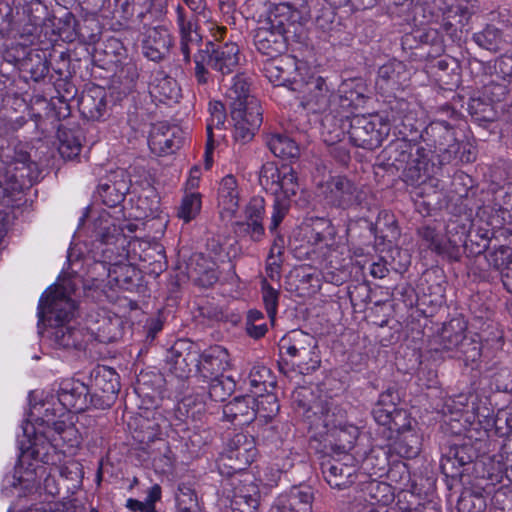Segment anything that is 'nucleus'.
Instances as JSON below:
<instances>
[{
    "mask_svg": "<svg viewBox=\"0 0 512 512\" xmlns=\"http://www.w3.org/2000/svg\"><path fill=\"white\" fill-rule=\"evenodd\" d=\"M282 174V166L279 168L273 162H266L262 165L259 173V183L266 190L274 195L279 194V181Z\"/></svg>",
    "mask_w": 512,
    "mask_h": 512,
    "instance_id": "052dcab7",
    "label": "nucleus"
},
{
    "mask_svg": "<svg viewBox=\"0 0 512 512\" xmlns=\"http://www.w3.org/2000/svg\"><path fill=\"white\" fill-rule=\"evenodd\" d=\"M399 400L400 397L397 391L393 388H388L386 391L381 393L378 401L372 409V416L376 423L378 421L387 420L388 415L398 410L399 408L396 406Z\"/></svg>",
    "mask_w": 512,
    "mask_h": 512,
    "instance_id": "5fc2aeb1",
    "label": "nucleus"
},
{
    "mask_svg": "<svg viewBox=\"0 0 512 512\" xmlns=\"http://www.w3.org/2000/svg\"><path fill=\"white\" fill-rule=\"evenodd\" d=\"M81 131L79 129L67 128L59 125L57 129L58 151L65 160L76 158L82 149Z\"/></svg>",
    "mask_w": 512,
    "mask_h": 512,
    "instance_id": "ea45409f",
    "label": "nucleus"
},
{
    "mask_svg": "<svg viewBox=\"0 0 512 512\" xmlns=\"http://www.w3.org/2000/svg\"><path fill=\"white\" fill-rule=\"evenodd\" d=\"M442 12L441 27L453 42L461 41L463 33L468 31V25L474 9L468 3H455L447 5L445 0H434Z\"/></svg>",
    "mask_w": 512,
    "mask_h": 512,
    "instance_id": "2eb2a0df",
    "label": "nucleus"
},
{
    "mask_svg": "<svg viewBox=\"0 0 512 512\" xmlns=\"http://www.w3.org/2000/svg\"><path fill=\"white\" fill-rule=\"evenodd\" d=\"M208 394L215 402L225 401L235 390V381L228 376H219L210 379Z\"/></svg>",
    "mask_w": 512,
    "mask_h": 512,
    "instance_id": "680f3d73",
    "label": "nucleus"
},
{
    "mask_svg": "<svg viewBox=\"0 0 512 512\" xmlns=\"http://www.w3.org/2000/svg\"><path fill=\"white\" fill-rule=\"evenodd\" d=\"M293 93L300 106L310 113H326L337 98L327 79L316 74L304 75L300 82H295Z\"/></svg>",
    "mask_w": 512,
    "mask_h": 512,
    "instance_id": "6e6552de",
    "label": "nucleus"
},
{
    "mask_svg": "<svg viewBox=\"0 0 512 512\" xmlns=\"http://www.w3.org/2000/svg\"><path fill=\"white\" fill-rule=\"evenodd\" d=\"M385 121L398 129L399 137L411 142H421V133L424 129L417 119L416 113L409 109V103L403 99L394 101Z\"/></svg>",
    "mask_w": 512,
    "mask_h": 512,
    "instance_id": "f3484780",
    "label": "nucleus"
},
{
    "mask_svg": "<svg viewBox=\"0 0 512 512\" xmlns=\"http://www.w3.org/2000/svg\"><path fill=\"white\" fill-rule=\"evenodd\" d=\"M267 145L270 151L280 158H297L299 155V147L294 140L286 135H272Z\"/></svg>",
    "mask_w": 512,
    "mask_h": 512,
    "instance_id": "4d7b16f0",
    "label": "nucleus"
},
{
    "mask_svg": "<svg viewBox=\"0 0 512 512\" xmlns=\"http://www.w3.org/2000/svg\"><path fill=\"white\" fill-rule=\"evenodd\" d=\"M142 267L148 271L149 274L159 275L167 268V260L164 247L157 243L152 242L148 252L144 253L142 260Z\"/></svg>",
    "mask_w": 512,
    "mask_h": 512,
    "instance_id": "603ef678",
    "label": "nucleus"
},
{
    "mask_svg": "<svg viewBox=\"0 0 512 512\" xmlns=\"http://www.w3.org/2000/svg\"><path fill=\"white\" fill-rule=\"evenodd\" d=\"M217 465L219 473L225 478L224 480H229L234 475L250 474L247 471L248 467L242 465L239 460H235L234 455L226 449L219 457Z\"/></svg>",
    "mask_w": 512,
    "mask_h": 512,
    "instance_id": "0e129e2a",
    "label": "nucleus"
},
{
    "mask_svg": "<svg viewBox=\"0 0 512 512\" xmlns=\"http://www.w3.org/2000/svg\"><path fill=\"white\" fill-rule=\"evenodd\" d=\"M184 139V132L180 127L159 122L152 125L148 144L153 153L162 156L173 154L179 150Z\"/></svg>",
    "mask_w": 512,
    "mask_h": 512,
    "instance_id": "6ab92c4d",
    "label": "nucleus"
},
{
    "mask_svg": "<svg viewBox=\"0 0 512 512\" xmlns=\"http://www.w3.org/2000/svg\"><path fill=\"white\" fill-rule=\"evenodd\" d=\"M250 84V78L244 73L236 74L233 77L232 84L226 92L230 111H250L252 100L260 103L257 98L250 94Z\"/></svg>",
    "mask_w": 512,
    "mask_h": 512,
    "instance_id": "2f4dec72",
    "label": "nucleus"
},
{
    "mask_svg": "<svg viewBox=\"0 0 512 512\" xmlns=\"http://www.w3.org/2000/svg\"><path fill=\"white\" fill-rule=\"evenodd\" d=\"M284 363L290 364L294 369H297L299 373L306 375L316 371L320 367V357L318 355L317 350H307L305 353H301L299 356H296L292 359H284L278 363L279 369L287 374V371L284 370Z\"/></svg>",
    "mask_w": 512,
    "mask_h": 512,
    "instance_id": "09e8293b",
    "label": "nucleus"
},
{
    "mask_svg": "<svg viewBox=\"0 0 512 512\" xmlns=\"http://www.w3.org/2000/svg\"><path fill=\"white\" fill-rule=\"evenodd\" d=\"M256 405L257 400L255 396L235 397L223 406V418L234 425H248L257 416Z\"/></svg>",
    "mask_w": 512,
    "mask_h": 512,
    "instance_id": "c85d7f7f",
    "label": "nucleus"
},
{
    "mask_svg": "<svg viewBox=\"0 0 512 512\" xmlns=\"http://www.w3.org/2000/svg\"><path fill=\"white\" fill-rule=\"evenodd\" d=\"M416 37L420 45V53H416V55L420 58H437L444 53V41L436 28L416 29Z\"/></svg>",
    "mask_w": 512,
    "mask_h": 512,
    "instance_id": "4c0bfd02",
    "label": "nucleus"
},
{
    "mask_svg": "<svg viewBox=\"0 0 512 512\" xmlns=\"http://www.w3.org/2000/svg\"><path fill=\"white\" fill-rule=\"evenodd\" d=\"M487 498L480 487L465 488L457 501L458 512H484Z\"/></svg>",
    "mask_w": 512,
    "mask_h": 512,
    "instance_id": "a18cd8bd",
    "label": "nucleus"
},
{
    "mask_svg": "<svg viewBox=\"0 0 512 512\" xmlns=\"http://www.w3.org/2000/svg\"><path fill=\"white\" fill-rule=\"evenodd\" d=\"M198 358L200 352L196 345L190 340L180 339L167 350L165 369L179 379H188L196 373Z\"/></svg>",
    "mask_w": 512,
    "mask_h": 512,
    "instance_id": "ddd939ff",
    "label": "nucleus"
},
{
    "mask_svg": "<svg viewBox=\"0 0 512 512\" xmlns=\"http://www.w3.org/2000/svg\"><path fill=\"white\" fill-rule=\"evenodd\" d=\"M494 433L498 437L512 435V406L501 408L492 419Z\"/></svg>",
    "mask_w": 512,
    "mask_h": 512,
    "instance_id": "774afa93",
    "label": "nucleus"
},
{
    "mask_svg": "<svg viewBox=\"0 0 512 512\" xmlns=\"http://www.w3.org/2000/svg\"><path fill=\"white\" fill-rule=\"evenodd\" d=\"M228 365V354L221 346H213L200 353L196 366V374L204 380L222 376Z\"/></svg>",
    "mask_w": 512,
    "mask_h": 512,
    "instance_id": "cd10ccee",
    "label": "nucleus"
},
{
    "mask_svg": "<svg viewBox=\"0 0 512 512\" xmlns=\"http://www.w3.org/2000/svg\"><path fill=\"white\" fill-rule=\"evenodd\" d=\"M467 322L462 317L452 318L444 323L438 336L436 351L450 358L457 353L458 346L467 335Z\"/></svg>",
    "mask_w": 512,
    "mask_h": 512,
    "instance_id": "a878e982",
    "label": "nucleus"
},
{
    "mask_svg": "<svg viewBox=\"0 0 512 512\" xmlns=\"http://www.w3.org/2000/svg\"><path fill=\"white\" fill-rule=\"evenodd\" d=\"M56 399L64 412L79 413L92 407L89 386L75 379H66L59 384Z\"/></svg>",
    "mask_w": 512,
    "mask_h": 512,
    "instance_id": "a211bd4d",
    "label": "nucleus"
},
{
    "mask_svg": "<svg viewBox=\"0 0 512 512\" xmlns=\"http://www.w3.org/2000/svg\"><path fill=\"white\" fill-rule=\"evenodd\" d=\"M224 490L227 492L228 498H241L251 493L255 496L259 491L258 485L255 483L254 476L250 474L234 475L229 480L222 482Z\"/></svg>",
    "mask_w": 512,
    "mask_h": 512,
    "instance_id": "37998d69",
    "label": "nucleus"
},
{
    "mask_svg": "<svg viewBox=\"0 0 512 512\" xmlns=\"http://www.w3.org/2000/svg\"><path fill=\"white\" fill-rule=\"evenodd\" d=\"M421 142L436 164L435 172L444 164L450 163L460 150V143L454 128L446 121H433L421 133Z\"/></svg>",
    "mask_w": 512,
    "mask_h": 512,
    "instance_id": "0eeeda50",
    "label": "nucleus"
},
{
    "mask_svg": "<svg viewBox=\"0 0 512 512\" xmlns=\"http://www.w3.org/2000/svg\"><path fill=\"white\" fill-rule=\"evenodd\" d=\"M263 73L274 86L287 87L291 92L295 89V82H300L304 76L297 59L291 55L267 59L264 62Z\"/></svg>",
    "mask_w": 512,
    "mask_h": 512,
    "instance_id": "4468645a",
    "label": "nucleus"
},
{
    "mask_svg": "<svg viewBox=\"0 0 512 512\" xmlns=\"http://www.w3.org/2000/svg\"><path fill=\"white\" fill-rule=\"evenodd\" d=\"M123 259L114 256L108 270V281L111 286L125 291H135L141 279L140 271L132 264L123 263Z\"/></svg>",
    "mask_w": 512,
    "mask_h": 512,
    "instance_id": "7c9ffc66",
    "label": "nucleus"
},
{
    "mask_svg": "<svg viewBox=\"0 0 512 512\" xmlns=\"http://www.w3.org/2000/svg\"><path fill=\"white\" fill-rule=\"evenodd\" d=\"M75 309V302L62 285L48 288L39 300V322L49 326V337L58 348L81 350L90 340L83 328L69 325Z\"/></svg>",
    "mask_w": 512,
    "mask_h": 512,
    "instance_id": "f257e3e1",
    "label": "nucleus"
},
{
    "mask_svg": "<svg viewBox=\"0 0 512 512\" xmlns=\"http://www.w3.org/2000/svg\"><path fill=\"white\" fill-rule=\"evenodd\" d=\"M95 237L106 246L102 252L109 262H112L114 256H118L120 250L127 244V237L123 230L109 216H101L95 222Z\"/></svg>",
    "mask_w": 512,
    "mask_h": 512,
    "instance_id": "5701e85b",
    "label": "nucleus"
},
{
    "mask_svg": "<svg viewBox=\"0 0 512 512\" xmlns=\"http://www.w3.org/2000/svg\"><path fill=\"white\" fill-rule=\"evenodd\" d=\"M201 194L193 192L186 194L177 211V216L182 219L185 223L193 220L201 210Z\"/></svg>",
    "mask_w": 512,
    "mask_h": 512,
    "instance_id": "69168bd1",
    "label": "nucleus"
},
{
    "mask_svg": "<svg viewBox=\"0 0 512 512\" xmlns=\"http://www.w3.org/2000/svg\"><path fill=\"white\" fill-rule=\"evenodd\" d=\"M292 404L295 409L302 411L309 423V428L317 434L324 435L330 430L341 426V421L335 413L332 404L317 400L308 387H299L292 393Z\"/></svg>",
    "mask_w": 512,
    "mask_h": 512,
    "instance_id": "423d86ee",
    "label": "nucleus"
},
{
    "mask_svg": "<svg viewBox=\"0 0 512 512\" xmlns=\"http://www.w3.org/2000/svg\"><path fill=\"white\" fill-rule=\"evenodd\" d=\"M393 439L394 442L388 450L372 449L365 458V464L376 467L379 472H383L388 465L389 453L396 454L405 459H413L419 455L422 447V438L415 429L408 430Z\"/></svg>",
    "mask_w": 512,
    "mask_h": 512,
    "instance_id": "f8f14e48",
    "label": "nucleus"
},
{
    "mask_svg": "<svg viewBox=\"0 0 512 512\" xmlns=\"http://www.w3.org/2000/svg\"><path fill=\"white\" fill-rule=\"evenodd\" d=\"M279 349L282 356L287 355L292 359L307 350H317V341L309 333L293 330L281 339Z\"/></svg>",
    "mask_w": 512,
    "mask_h": 512,
    "instance_id": "c9c22d12",
    "label": "nucleus"
},
{
    "mask_svg": "<svg viewBox=\"0 0 512 512\" xmlns=\"http://www.w3.org/2000/svg\"><path fill=\"white\" fill-rule=\"evenodd\" d=\"M366 90L362 83L346 82L341 85L337 98L343 107L358 108L366 102Z\"/></svg>",
    "mask_w": 512,
    "mask_h": 512,
    "instance_id": "3c124183",
    "label": "nucleus"
},
{
    "mask_svg": "<svg viewBox=\"0 0 512 512\" xmlns=\"http://www.w3.org/2000/svg\"><path fill=\"white\" fill-rule=\"evenodd\" d=\"M248 379L255 396L271 392L275 387V382L271 378L270 369L265 366L253 367Z\"/></svg>",
    "mask_w": 512,
    "mask_h": 512,
    "instance_id": "13d9d810",
    "label": "nucleus"
},
{
    "mask_svg": "<svg viewBox=\"0 0 512 512\" xmlns=\"http://www.w3.org/2000/svg\"><path fill=\"white\" fill-rule=\"evenodd\" d=\"M131 180L124 169H117L110 172L101 179L97 193L102 203L108 207H116L122 203L129 192Z\"/></svg>",
    "mask_w": 512,
    "mask_h": 512,
    "instance_id": "4be33fe9",
    "label": "nucleus"
},
{
    "mask_svg": "<svg viewBox=\"0 0 512 512\" xmlns=\"http://www.w3.org/2000/svg\"><path fill=\"white\" fill-rule=\"evenodd\" d=\"M312 18L311 9L308 0H300L298 3L297 13L294 19L282 33L287 45L305 44L308 40V33L305 27L306 23Z\"/></svg>",
    "mask_w": 512,
    "mask_h": 512,
    "instance_id": "72a5a7b5",
    "label": "nucleus"
},
{
    "mask_svg": "<svg viewBox=\"0 0 512 512\" xmlns=\"http://www.w3.org/2000/svg\"><path fill=\"white\" fill-rule=\"evenodd\" d=\"M321 120V136L328 146L339 144L349 129L351 117H337L331 111L323 113Z\"/></svg>",
    "mask_w": 512,
    "mask_h": 512,
    "instance_id": "e433bc0d",
    "label": "nucleus"
},
{
    "mask_svg": "<svg viewBox=\"0 0 512 512\" xmlns=\"http://www.w3.org/2000/svg\"><path fill=\"white\" fill-rule=\"evenodd\" d=\"M65 412L63 408L52 409L51 414H47L45 417H38L35 419V424L40 433L49 435V438L55 440L54 434L62 435L68 429L65 421L58 420L57 418L63 416Z\"/></svg>",
    "mask_w": 512,
    "mask_h": 512,
    "instance_id": "864d4df0",
    "label": "nucleus"
},
{
    "mask_svg": "<svg viewBox=\"0 0 512 512\" xmlns=\"http://www.w3.org/2000/svg\"><path fill=\"white\" fill-rule=\"evenodd\" d=\"M7 161H0V222L5 221L13 207L14 193L30 188L38 179L40 170L22 146H16Z\"/></svg>",
    "mask_w": 512,
    "mask_h": 512,
    "instance_id": "7ed1b4c3",
    "label": "nucleus"
},
{
    "mask_svg": "<svg viewBox=\"0 0 512 512\" xmlns=\"http://www.w3.org/2000/svg\"><path fill=\"white\" fill-rule=\"evenodd\" d=\"M298 3H279L270 16V29H275L281 34L285 32L297 13Z\"/></svg>",
    "mask_w": 512,
    "mask_h": 512,
    "instance_id": "6e6d98bb",
    "label": "nucleus"
},
{
    "mask_svg": "<svg viewBox=\"0 0 512 512\" xmlns=\"http://www.w3.org/2000/svg\"><path fill=\"white\" fill-rule=\"evenodd\" d=\"M409 80L406 65L392 60L378 69L376 87L384 94L391 95L403 90Z\"/></svg>",
    "mask_w": 512,
    "mask_h": 512,
    "instance_id": "393cba45",
    "label": "nucleus"
},
{
    "mask_svg": "<svg viewBox=\"0 0 512 512\" xmlns=\"http://www.w3.org/2000/svg\"><path fill=\"white\" fill-rule=\"evenodd\" d=\"M20 69L23 73L28 74L33 81L39 82L49 73V62L39 52H29L21 61Z\"/></svg>",
    "mask_w": 512,
    "mask_h": 512,
    "instance_id": "8fccbe9b",
    "label": "nucleus"
},
{
    "mask_svg": "<svg viewBox=\"0 0 512 512\" xmlns=\"http://www.w3.org/2000/svg\"><path fill=\"white\" fill-rule=\"evenodd\" d=\"M210 57V68L221 77L235 71L239 65L240 49L236 43L214 44L205 46Z\"/></svg>",
    "mask_w": 512,
    "mask_h": 512,
    "instance_id": "b1692460",
    "label": "nucleus"
},
{
    "mask_svg": "<svg viewBox=\"0 0 512 512\" xmlns=\"http://www.w3.org/2000/svg\"><path fill=\"white\" fill-rule=\"evenodd\" d=\"M226 450L234 455L242 465L249 467L257 454L254 438L243 433H237L227 444Z\"/></svg>",
    "mask_w": 512,
    "mask_h": 512,
    "instance_id": "58836bf2",
    "label": "nucleus"
},
{
    "mask_svg": "<svg viewBox=\"0 0 512 512\" xmlns=\"http://www.w3.org/2000/svg\"><path fill=\"white\" fill-rule=\"evenodd\" d=\"M377 424L384 427L383 434L387 439H393L408 430H414L409 413L400 408L388 415L387 420L378 421Z\"/></svg>",
    "mask_w": 512,
    "mask_h": 512,
    "instance_id": "c03bdc74",
    "label": "nucleus"
},
{
    "mask_svg": "<svg viewBox=\"0 0 512 512\" xmlns=\"http://www.w3.org/2000/svg\"><path fill=\"white\" fill-rule=\"evenodd\" d=\"M265 216V200L262 197H253L244 209V220L235 223V232L240 236H247L253 242H260L265 237L263 219Z\"/></svg>",
    "mask_w": 512,
    "mask_h": 512,
    "instance_id": "aec40b11",
    "label": "nucleus"
},
{
    "mask_svg": "<svg viewBox=\"0 0 512 512\" xmlns=\"http://www.w3.org/2000/svg\"><path fill=\"white\" fill-rule=\"evenodd\" d=\"M430 154L422 142L398 137L382 150L381 158L387 167L401 170L407 184L419 185L435 174L436 164Z\"/></svg>",
    "mask_w": 512,
    "mask_h": 512,
    "instance_id": "f03ea898",
    "label": "nucleus"
},
{
    "mask_svg": "<svg viewBox=\"0 0 512 512\" xmlns=\"http://www.w3.org/2000/svg\"><path fill=\"white\" fill-rule=\"evenodd\" d=\"M472 38L479 47L494 53L504 50L508 44L502 29L493 24H487L483 30L474 33Z\"/></svg>",
    "mask_w": 512,
    "mask_h": 512,
    "instance_id": "79ce46f5",
    "label": "nucleus"
},
{
    "mask_svg": "<svg viewBox=\"0 0 512 512\" xmlns=\"http://www.w3.org/2000/svg\"><path fill=\"white\" fill-rule=\"evenodd\" d=\"M172 46V38L168 30L157 26L147 29L142 42V51L146 58L158 62L165 58Z\"/></svg>",
    "mask_w": 512,
    "mask_h": 512,
    "instance_id": "c756f323",
    "label": "nucleus"
},
{
    "mask_svg": "<svg viewBox=\"0 0 512 512\" xmlns=\"http://www.w3.org/2000/svg\"><path fill=\"white\" fill-rule=\"evenodd\" d=\"M313 501L314 490L310 485H293L274 500L269 512H312Z\"/></svg>",
    "mask_w": 512,
    "mask_h": 512,
    "instance_id": "412c9836",
    "label": "nucleus"
},
{
    "mask_svg": "<svg viewBox=\"0 0 512 512\" xmlns=\"http://www.w3.org/2000/svg\"><path fill=\"white\" fill-rule=\"evenodd\" d=\"M324 199L327 204L341 209L360 205L363 192L345 176L331 177L324 186Z\"/></svg>",
    "mask_w": 512,
    "mask_h": 512,
    "instance_id": "dca6fc26",
    "label": "nucleus"
},
{
    "mask_svg": "<svg viewBox=\"0 0 512 512\" xmlns=\"http://www.w3.org/2000/svg\"><path fill=\"white\" fill-rule=\"evenodd\" d=\"M250 105V111H230L235 126V138L243 143L253 139L263 120L260 103L252 100Z\"/></svg>",
    "mask_w": 512,
    "mask_h": 512,
    "instance_id": "bb28decb",
    "label": "nucleus"
},
{
    "mask_svg": "<svg viewBox=\"0 0 512 512\" xmlns=\"http://www.w3.org/2000/svg\"><path fill=\"white\" fill-rule=\"evenodd\" d=\"M418 236L421 246L430 249L437 255L450 262L460 261L462 255L469 250V255H480L486 248L487 244H477L476 249H469L468 237L469 230L466 224L452 221L446 227L447 239L443 241L441 234L436 228L430 225H424L418 228Z\"/></svg>",
    "mask_w": 512,
    "mask_h": 512,
    "instance_id": "39448f33",
    "label": "nucleus"
},
{
    "mask_svg": "<svg viewBox=\"0 0 512 512\" xmlns=\"http://www.w3.org/2000/svg\"><path fill=\"white\" fill-rule=\"evenodd\" d=\"M219 205L227 212L234 213L239 206V192L236 178L226 175L220 182L218 190Z\"/></svg>",
    "mask_w": 512,
    "mask_h": 512,
    "instance_id": "49530a36",
    "label": "nucleus"
},
{
    "mask_svg": "<svg viewBox=\"0 0 512 512\" xmlns=\"http://www.w3.org/2000/svg\"><path fill=\"white\" fill-rule=\"evenodd\" d=\"M348 125L350 143L366 150L380 147L390 132V125L378 115H354Z\"/></svg>",
    "mask_w": 512,
    "mask_h": 512,
    "instance_id": "1a4fd4ad",
    "label": "nucleus"
},
{
    "mask_svg": "<svg viewBox=\"0 0 512 512\" xmlns=\"http://www.w3.org/2000/svg\"><path fill=\"white\" fill-rule=\"evenodd\" d=\"M482 355V343L478 334H467L465 339L458 346L457 353L452 359L463 360L465 365L477 364Z\"/></svg>",
    "mask_w": 512,
    "mask_h": 512,
    "instance_id": "de8ad7c7",
    "label": "nucleus"
},
{
    "mask_svg": "<svg viewBox=\"0 0 512 512\" xmlns=\"http://www.w3.org/2000/svg\"><path fill=\"white\" fill-rule=\"evenodd\" d=\"M352 444L353 442L349 441L348 447L342 445V447L334 449L333 455L326 456L321 462L323 477L331 488L342 490L356 482L355 458L347 452Z\"/></svg>",
    "mask_w": 512,
    "mask_h": 512,
    "instance_id": "9d476101",
    "label": "nucleus"
},
{
    "mask_svg": "<svg viewBox=\"0 0 512 512\" xmlns=\"http://www.w3.org/2000/svg\"><path fill=\"white\" fill-rule=\"evenodd\" d=\"M97 327L92 329L96 338L103 343L114 342L119 336L120 321L117 318L102 317L97 320Z\"/></svg>",
    "mask_w": 512,
    "mask_h": 512,
    "instance_id": "e2e57ef3",
    "label": "nucleus"
},
{
    "mask_svg": "<svg viewBox=\"0 0 512 512\" xmlns=\"http://www.w3.org/2000/svg\"><path fill=\"white\" fill-rule=\"evenodd\" d=\"M210 57L205 49H199L193 56L194 67L192 74L198 85L205 86L213 82V74L210 72Z\"/></svg>",
    "mask_w": 512,
    "mask_h": 512,
    "instance_id": "bf43d9fd",
    "label": "nucleus"
},
{
    "mask_svg": "<svg viewBox=\"0 0 512 512\" xmlns=\"http://www.w3.org/2000/svg\"><path fill=\"white\" fill-rule=\"evenodd\" d=\"M210 119L207 123V142L205 148V168L209 169L212 165V154L214 150V139L212 130L214 127L220 128L224 125L226 119L225 106L220 101L209 103Z\"/></svg>",
    "mask_w": 512,
    "mask_h": 512,
    "instance_id": "a19ab883",
    "label": "nucleus"
},
{
    "mask_svg": "<svg viewBox=\"0 0 512 512\" xmlns=\"http://www.w3.org/2000/svg\"><path fill=\"white\" fill-rule=\"evenodd\" d=\"M245 330L253 339H260L265 336L268 327L265 316L260 310L251 309L247 312Z\"/></svg>",
    "mask_w": 512,
    "mask_h": 512,
    "instance_id": "338daca9",
    "label": "nucleus"
},
{
    "mask_svg": "<svg viewBox=\"0 0 512 512\" xmlns=\"http://www.w3.org/2000/svg\"><path fill=\"white\" fill-rule=\"evenodd\" d=\"M34 429V437L28 436L27 428L23 429V437L27 438L28 445L23 441H19L20 455L17 464L14 468V473L6 475L3 479V486L5 489L9 487L16 488L17 486H24L28 489L35 483L37 473L39 470L44 472L45 468L41 465H35L31 461L37 463L49 464L53 460V452L55 447L51 443L49 435L40 433L37 428Z\"/></svg>",
    "mask_w": 512,
    "mask_h": 512,
    "instance_id": "20e7f679",
    "label": "nucleus"
},
{
    "mask_svg": "<svg viewBox=\"0 0 512 512\" xmlns=\"http://www.w3.org/2000/svg\"><path fill=\"white\" fill-rule=\"evenodd\" d=\"M78 106L84 118L92 121L100 120L107 109L105 90L101 87L88 89L82 93Z\"/></svg>",
    "mask_w": 512,
    "mask_h": 512,
    "instance_id": "473e14b6",
    "label": "nucleus"
},
{
    "mask_svg": "<svg viewBox=\"0 0 512 512\" xmlns=\"http://www.w3.org/2000/svg\"><path fill=\"white\" fill-rule=\"evenodd\" d=\"M89 389L92 408L109 409L120 391L119 375L110 367L98 365L90 373Z\"/></svg>",
    "mask_w": 512,
    "mask_h": 512,
    "instance_id": "9b49d317",
    "label": "nucleus"
},
{
    "mask_svg": "<svg viewBox=\"0 0 512 512\" xmlns=\"http://www.w3.org/2000/svg\"><path fill=\"white\" fill-rule=\"evenodd\" d=\"M254 44L260 53L270 56V58L279 57L278 55L288 46L283 35L275 29H270V25L257 30Z\"/></svg>",
    "mask_w": 512,
    "mask_h": 512,
    "instance_id": "f704fd0d",
    "label": "nucleus"
}]
</instances>
